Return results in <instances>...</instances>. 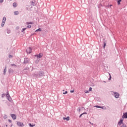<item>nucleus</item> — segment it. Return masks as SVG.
<instances>
[{"mask_svg": "<svg viewBox=\"0 0 127 127\" xmlns=\"http://www.w3.org/2000/svg\"><path fill=\"white\" fill-rule=\"evenodd\" d=\"M89 91L90 92H92V91H93V89L92 88V87H90V88H89Z\"/></svg>", "mask_w": 127, "mask_h": 127, "instance_id": "21", "label": "nucleus"}, {"mask_svg": "<svg viewBox=\"0 0 127 127\" xmlns=\"http://www.w3.org/2000/svg\"><path fill=\"white\" fill-rule=\"evenodd\" d=\"M36 32H38L39 31H41V28H39L38 29H37Z\"/></svg>", "mask_w": 127, "mask_h": 127, "instance_id": "16", "label": "nucleus"}, {"mask_svg": "<svg viewBox=\"0 0 127 127\" xmlns=\"http://www.w3.org/2000/svg\"><path fill=\"white\" fill-rule=\"evenodd\" d=\"M106 42H104V46H103L104 49H105V47H106Z\"/></svg>", "mask_w": 127, "mask_h": 127, "instance_id": "19", "label": "nucleus"}, {"mask_svg": "<svg viewBox=\"0 0 127 127\" xmlns=\"http://www.w3.org/2000/svg\"><path fill=\"white\" fill-rule=\"evenodd\" d=\"M82 114H83V115H84V114H87V113L85 112V113H82Z\"/></svg>", "mask_w": 127, "mask_h": 127, "instance_id": "36", "label": "nucleus"}, {"mask_svg": "<svg viewBox=\"0 0 127 127\" xmlns=\"http://www.w3.org/2000/svg\"><path fill=\"white\" fill-rule=\"evenodd\" d=\"M6 97L7 100H8L9 101H10V96H9V94L7 93L6 94Z\"/></svg>", "mask_w": 127, "mask_h": 127, "instance_id": "9", "label": "nucleus"}, {"mask_svg": "<svg viewBox=\"0 0 127 127\" xmlns=\"http://www.w3.org/2000/svg\"><path fill=\"white\" fill-rule=\"evenodd\" d=\"M114 94L115 98H116V99H118L119 97H120V94L118 92H114Z\"/></svg>", "mask_w": 127, "mask_h": 127, "instance_id": "6", "label": "nucleus"}, {"mask_svg": "<svg viewBox=\"0 0 127 127\" xmlns=\"http://www.w3.org/2000/svg\"><path fill=\"white\" fill-rule=\"evenodd\" d=\"M63 119L66 120V121H69V120H70V117H67V118L64 117Z\"/></svg>", "mask_w": 127, "mask_h": 127, "instance_id": "10", "label": "nucleus"}, {"mask_svg": "<svg viewBox=\"0 0 127 127\" xmlns=\"http://www.w3.org/2000/svg\"><path fill=\"white\" fill-rule=\"evenodd\" d=\"M14 14L15 15H18V14H19V12H18V11H15L14 12Z\"/></svg>", "mask_w": 127, "mask_h": 127, "instance_id": "11", "label": "nucleus"}, {"mask_svg": "<svg viewBox=\"0 0 127 127\" xmlns=\"http://www.w3.org/2000/svg\"><path fill=\"white\" fill-rule=\"evenodd\" d=\"M39 61H38L37 62H36V63H38Z\"/></svg>", "mask_w": 127, "mask_h": 127, "instance_id": "37", "label": "nucleus"}, {"mask_svg": "<svg viewBox=\"0 0 127 127\" xmlns=\"http://www.w3.org/2000/svg\"><path fill=\"white\" fill-rule=\"evenodd\" d=\"M4 23H5V22L2 21V23H1V26H2V27H3V26H4Z\"/></svg>", "mask_w": 127, "mask_h": 127, "instance_id": "20", "label": "nucleus"}, {"mask_svg": "<svg viewBox=\"0 0 127 127\" xmlns=\"http://www.w3.org/2000/svg\"><path fill=\"white\" fill-rule=\"evenodd\" d=\"M26 28H23L22 29V32H23V31H24V30H26Z\"/></svg>", "mask_w": 127, "mask_h": 127, "instance_id": "27", "label": "nucleus"}, {"mask_svg": "<svg viewBox=\"0 0 127 127\" xmlns=\"http://www.w3.org/2000/svg\"><path fill=\"white\" fill-rule=\"evenodd\" d=\"M95 107L96 108H98L101 109V106H95Z\"/></svg>", "mask_w": 127, "mask_h": 127, "instance_id": "26", "label": "nucleus"}, {"mask_svg": "<svg viewBox=\"0 0 127 127\" xmlns=\"http://www.w3.org/2000/svg\"><path fill=\"white\" fill-rule=\"evenodd\" d=\"M17 125L18 126V127H21L24 126V124H23V123H22L20 122H17Z\"/></svg>", "mask_w": 127, "mask_h": 127, "instance_id": "3", "label": "nucleus"}, {"mask_svg": "<svg viewBox=\"0 0 127 127\" xmlns=\"http://www.w3.org/2000/svg\"><path fill=\"white\" fill-rule=\"evenodd\" d=\"M84 92L85 93V94H88V93H89V90H85Z\"/></svg>", "mask_w": 127, "mask_h": 127, "instance_id": "23", "label": "nucleus"}, {"mask_svg": "<svg viewBox=\"0 0 127 127\" xmlns=\"http://www.w3.org/2000/svg\"><path fill=\"white\" fill-rule=\"evenodd\" d=\"M11 117L13 119V120H16V116H15L14 114H11Z\"/></svg>", "mask_w": 127, "mask_h": 127, "instance_id": "7", "label": "nucleus"}, {"mask_svg": "<svg viewBox=\"0 0 127 127\" xmlns=\"http://www.w3.org/2000/svg\"><path fill=\"white\" fill-rule=\"evenodd\" d=\"M124 119H121L120 120V121L118 122V127H127V125L124 124Z\"/></svg>", "mask_w": 127, "mask_h": 127, "instance_id": "1", "label": "nucleus"}, {"mask_svg": "<svg viewBox=\"0 0 127 127\" xmlns=\"http://www.w3.org/2000/svg\"><path fill=\"white\" fill-rule=\"evenodd\" d=\"M124 119H127V112L123 113L122 119L124 120Z\"/></svg>", "mask_w": 127, "mask_h": 127, "instance_id": "5", "label": "nucleus"}, {"mask_svg": "<svg viewBox=\"0 0 127 127\" xmlns=\"http://www.w3.org/2000/svg\"><path fill=\"white\" fill-rule=\"evenodd\" d=\"M27 28H31V25H28L27 26Z\"/></svg>", "mask_w": 127, "mask_h": 127, "instance_id": "25", "label": "nucleus"}, {"mask_svg": "<svg viewBox=\"0 0 127 127\" xmlns=\"http://www.w3.org/2000/svg\"><path fill=\"white\" fill-rule=\"evenodd\" d=\"M6 21V18L5 17H3L2 22H5Z\"/></svg>", "mask_w": 127, "mask_h": 127, "instance_id": "12", "label": "nucleus"}, {"mask_svg": "<svg viewBox=\"0 0 127 127\" xmlns=\"http://www.w3.org/2000/svg\"><path fill=\"white\" fill-rule=\"evenodd\" d=\"M68 92L67 91H65V92H63V95H66V94H67Z\"/></svg>", "mask_w": 127, "mask_h": 127, "instance_id": "24", "label": "nucleus"}, {"mask_svg": "<svg viewBox=\"0 0 127 127\" xmlns=\"http://www.w3.org/2000/svg\"><path fill=\"white\" fill-rule=\"evenodd\" d=\"M26 52H27V53L30 54V53H31V52H32V49H31V48H28L26 49Z\"/></svg>", "mask_w": 127, "mask_h": 127, "instance_id": "2", "label": "nucleus"}, {"mask_svg": "<svg viewBox=\"0 0 127 127\" xmlns=\"http://www.w3.org/2000/svg\"><path fill=\"white\" fill-rule=\"evenodd\" d=\"M29 126L31 127H35V124H33V125H31V124L29 123Z\"/></svg>", "mask_w": 127, "mask_h": 127, "instance_id": "14", "label": "nucleus"}, {"mask_svg": "<svg viewBox=\"0 0 127 127\" xmlns=\"http://www.w3.org/2000/svg\"><path fill=\"white\" fill-rule=\"evenodd\" d=\"M39 75L40 77H42V76H43V75H44V72L40 71L39 73Z\"/></svg>", "mask_w": 127, "mask_h": 127, "instance_id": "8", "label": "nucleus"}, {"mask_svg": "<svg viewBox=\"0 0 127 127\" xmlns=\"http://www.w3.org/2000/svg\"><path fill=\"white\" fill-rule=\"evenodd\" d=\"M63 92H64L65 91V90H63Z\"/></svg>", "mask_w": 127, "mask_h": 127, "instance_id": "39", "label": "nucleus"}, {"mask_svg": "<svg viewBox=\"0 0 127 127\" xmlns=\"http://www.w3.org/2000/svg\"><path fill=\"white\" fill-rule=\"evenodd\" d=\"M3 1V0H0V3H1Z\"/></svg>", "mask_w": 127, "mask_h": 127, "instance_id": "30", "label": "nucleus"}, {"mask_svg": "<svg viewBox=\"0 0 127 127\" xmlns=\"http://www.w3.org/2000/svg\"><path fill=\"white\" fill-rule=\"evenodd\" d=\"M5 73H6V67H5V69H4V72H3L4 75H5Z\"/></svg>", "mask_w": 127, "mask_h": 127, "instance_id": "17", "label": "nucleus"}, {"mask_svg": "<svg viewBox=\"0 0 127 127\" xmlns=\"http://www.w3.org/2000/svg\"><path fill=\"white\" fill-rule=\"evenodd\" d=\"M3 118L4 119H7V115H4Z\"/></svg>", "mask_w": 127, "mask_h": 127, "instance_id": "22", "label": "nucleus"}, {"mask_svg": "<svg viewBox=\"0 0 127 127\" xmlns=\"http://www.w3.org/2000/svg\"><path fill=\"white\" fill-rule=\"evenodd\" d=\"M11 66H16L14 64H11Z\"/></svg>", "mask_w": 127, "mask_h": 127, "instance_id": "31", "label": "nucleus"}, {"mask_svg": "<svg viewBox=\"0 0 127 127\" xmlns=\"http://www.w3.org/2000/svg\"><path fill=\"white\" fill-rule=\"evenodd\" d=\"M27 24L29 25V24H33V23L32 22H27Z\"/></svg>", "mask_w": 127, "mask_h": 127, "instance_id": "15", "label": "nucleus"}, {"mask_svg": "<svg viewBox=\"0 0 127 127\" xmlns=\"http://www.w3.org/2000/svg\"><path fill=\"white\" fill-rule=\"evenodd\" d=\"M84 115V114H81L80 116H79V118H81V117H82V115Z\"/></svg>", "mask_w": 127, "mask_h": 127, "instance_id": "33", "label": "nucleus"}, {"mask_svg": "<svg viewBox=\"0 0 127 127\" xmlns=\"http://www.w3.org/2000/svg\"><path fill=\"white\" fill-rule=\"evenodd\" d=\"M35 57H37V58H42V56H43V54L40 53L38 55H35Z\"/></svg>", "mask_w": 127, "mask_h": 127, "instance_id": "4", "label": "nucleus"}, {"mask_svg": "<svg viewBox=\"0 0 127 127\" xmlns=\"http://www.w3.org/2000/svg\"><path fill=\"white\" fill-rule=\"evenodd\" d=\"M9 58H12V56H11V55H9Z\"/></svg>", "mask_w": 127, "mask_h": 127, "instance_id": "28", "label": "nucleus"}, {"mask_svg": "<svg viewBox=\"0 0 127 127\" xmlns=\"http://www.w3.org/2000/svg\"><path fill=\"white\" fill-rule=\"evenodd\" d=\"M6 127H7V125H6Z\"/></svg>", "mask_w": 127, "mask_h": 127, "instance_id": "38", "label": "nucleus"}, {"mask_svg": "<svg viewBox=\"0 0 127 127\" xmlns=\"http://www.w3.org/2000/svg\"><path fill=\"white\" fill-rule=\"evenodd\" d=\"M101 109H103V110H106L107 108L105 106L101 107Z\"/></svg>", "mask_w": 127, "mask_h": 127, "instance_id": "18", "label": "nucleus"}, {"mask_svg": "<svg viewBox=\"0 0 127 127\" xmlns=\"http://www.w3.org/2000/svg\"><path fill=\"white\" fill-rule=\"evenodd\" d=\"M70 93H74V90H70Z\"/></svg>", "mask_w": 127, "mask_h": 127, "instance_id": "32", "label": "nucleus"}, {"mask_svg": "<svg viewBox=\"0 0 127 127\" xmlns=\"http://www.w3.org/2000/svg\"><path fill=\"white\" fill-rule=\"evenodd\" d=\"M4 97V94H2V98H3Z\"/></svg>", "mask_w": 127, "mask_h": 127, "instance_id": "34", "label": "nucleus"}, {"mask_svg": "<svg viewBox=\"0 0 127 127\" xmlns=\"http://www.w3.org/2000/svg\"><path fill=\"white\" fill-rule=\"evenodd\" d=\"M8 122H9V123H11V120H8Z\"/></svg>", "mask_w": 127, "mask_h": 127, "instance_id": "35", "label": "nucleus"}, {"mask_svg": "<svg viewBox=\"0 0 127 127\" xmlns=\"http://www.w3.org/2000/svg\"><path fill=\"white\" fill-rule=\"evenodd\" d=\"M109 75H110V78H109V80H111V79H112V76H111V74H109Z\"/></svg>", "mask_w": 127, "mask_h": 127, "instance_id": "29", "label": "nucleus"}, {"mask_svg": "<svg viewBox=\"0 0 127 127\" xmlns=\"http://www.w3.org/2000/svg\"><path fill=\"white\" fill-rule=\"evenodd\" d=\"M13 6L14 7H16V6H17V4H16V3H15V2H14V3H13Z\"/></svg>", "mask_w": 127, "mask_h": 127, "instance_id": "13", "label": "nucleus"}]
</instances>
